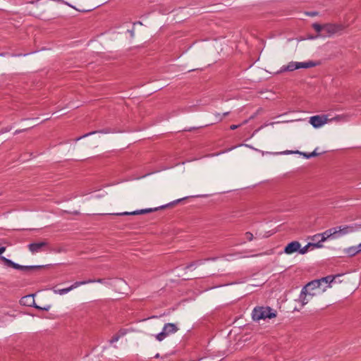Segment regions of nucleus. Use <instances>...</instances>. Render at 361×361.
Masks as SVG:
<instances>
[{"label":"nucleus","instance_id":"f257e3e1","mask_svg":"<svg viewBox=\"0 0 361 361\" xmlns=\"http://www.w3.org/2000/svg\"><path fill=\"white\" fill-rule=\"evenodd\" d=\"M276 311H274L269 307H255L252 314L253 320L259 321L267 318L271 319L276 317Z\"/></svg>","mask_w":361,"mask_h":361},{"label":"nucleus","instance_id":"f03ea898","mask_svg":"<svg viewBox=\"0 0 361 361\" xmlns=\"http://www.w3.org/2000/svg\"><path fill=\"white\" fill-rule=\"evenodd\" d=\"M327 288H329V286L322 287L319 284V281L314 280L309 282L302 289L303 293H308L309 296L313 298L323 293Z\"/></svg>","mask_w":361,"mask_h":361},{"label":"nucleus","instance_id":"7ed1b4c3","mask_svg":"<svg viewBox=\"0 0 361 361\" xmlns=\"http://www.w3.org/2000/svg\"><path fill=\"white\" fill-rule=\"evenodd\" d=\"M316 66L313 61H309L306 62H295L291 61L286 66H283L281 68V72L293 71L299 68H309Z\"/></svg>","mask_w":361,"mask_h":361},{"label":"nucleus","instance_id":"20e7f679","mask_svg":"<svg viewBox=\"0 0 361 361\" xmlns=\"http://www.w3.org/2000/svg\"><path fill=\"white\" fill-rule=\"evenodd\" d=\"M178 331V326L173 323H167L166 324L162 331L156 335V338L159 341H162L167 336L176 333Z\"/></svg>","mask_w":361,"mask_h":361},{"label":"nucleus","instance_id":"39448f33","mask_svg":"<svg viewBox=\"0 0 361 361\" xmlns=\"http://www.w3.org/2000/svg\"><path fill=\"white\" fill-rule=\"evenodd\" d=\"M49 244L48 241L44 240L41 242H36L30 243L27 245V248L29 251L32 254L35 255L36 253L45 252L49 250Z\"/></svg>","mask_w":361,"mask_h":361},{"label":"nucleus","instance_id":"423d86ee","mask_svg":"<svg viewBox=\"0 0 361 361\" xmlns=\"http://www.w3.org/2000/svg\"><path fill=\"white\" fill-rule=\"evenodd\" d=\"M310 123L315 128H319L329 123L328 115H317L310 118Z\"/></svg>","mask_w":361,"mask_h":361},{"label":"nucleus","instance_id":"0eeeda50","mask_svg":"<svg viewBox=\"0 0 361 361\" xmlns=\"http://www.w3.org/2000/svg\"><path fill=\"white\" fill-rule=\"evenodd\" d=\"M0 259L2 262H4V264L6 265L7 267H10L13 269H19V270H30V269H33L41 267L40 266H22V265H20L18 264L13 262L11 259H7L3 256H1L0 257Z\"/></svg>","mask_w":361,"mask_h":361},{"label":"nucleus","instance_id":"6e6552de","mask_svg":"<svg viewBox=\"0 0 361 361\" xmlns=\"http://www.w3.org/2000/svg\"><path fill=\"white\" fill-rule=\"evenodd\" d=\"M94 282V281L92 280H87V281H76L73 284H72L71 286L62 289H54L53 291L55 294L59 295H64L70 292L71 290L82 286L85 285L87 283H91Z\"/></svg>","mask_w":361,"mask_h":361},{"label":"nucleus","instance_id":"1a4fd4ad","mask_svg":"<svg viewBox=\"0 0 361 361\" xmlns=\"http://www.w3.org/2000/svg\"><path fill=\"white\" fill-rule=\"evenodd\" d=\"M344 29V26L341 24H326L324 25V32L325 36H331Z\"/></svg>","mask_w":361,"mask_h":361},{"label":"nucleus","instance_id":"9d476101","mask_svg":"<svg viewBox=\"0 0 361 361\" xmlns=\"http://www.w3.org/2000/svg\"><path fill=\"white\" fill-rule=\"evenodd\" d=\"M357 225H345L343 226H338L334 228V231H337L336 235L342 236L347 235L350 233H353L357 231Z\"/></svg>","mask_w":361,"mask_h":361},{"label":"nucleus","instance_id":"9b49d317","mask_svg":"<svg viewBox=\"0 0 361 361\" xmlns=\"http://www.w3.org/2000/svg\"><path fill=\"white\" fill-rule=\"evenodd\" d=\"M165 207H166V206H161L160 207L139 209V210H135V211L130 212H121V213H114L112 214L116 215V216L145 214L150 213L152 212H155V211L158 210L159 208H165Z\"/></svg>","mask_w":361,"mask_h":361},{"label":"nucleus","instance_id":"f8f14e48","mask_svg":"<svg viewBox=\"0 0 361 361\" xmlns=\"http://www.w3.org/2000/svg\"><path fill=\"white\" fill-rule=\"evenodd\" d=\"M337 231H334L333 228H330L329 230H326L322 233H318L312 236V240H317V238H320V241H325L331 236L336 235Z\"/></svg>","mask_w":361,"mask_h":361},{"label":"nucleus","instance_id":"ddd939ff","mask_svg":"<svg viewBox=\"0 0 361 361\" xmlns=\"http://www.w3.org/2000/svg\"><path fill=\"white\" fill-rule=\"evenodd\" d=\"M300 247V243L299 242L293 241V242L288 243L286 246V247L284 249V252L286 254L290 255V254H293V253L298 251Z\"/></svg>","mask_w":361,"mask_h":361},{"label":"nucleus","instance_id":"4468645a","mask_svg":"<svg viewBox=\"0 0 361 361\" xmlns=\"http://www.w3.org/2000/svg\"><path fill=\"white\" fill-rule=\"evenodd\" d=\"M312 298L309 296L308 293H303V289H302L301 293L299 296V301L301 303V306L303 307L306 304H307Z\"/></svg>","mask_w":361,"mask_h":361},{"label":"nucleus","instance_id":"2eb2a0df","mask_svg":"<svg viewBox=\"0 0 361 361\" xmlns=\"http://www.w3.org/2000/svg\"><path fill=\"white\" fill-rule=\"evenodd\" d=\"M348 118H349V116L346 114L338 115L333 118H329V123H330V122H336V123L346 122L348 121Z\"/></svg>","mask_w":361,"mask_h":361},{"label":"nucleus","instance_id":"dca6fc26","mask_svg":"<svg viewBox=\"0 0 361 361\" xmlns=\"http://www.w3.org/2000/svg\"><path fill=\"white\" fill-rule=\"evenodd\" d=\"M345 253L348 255V256L353 257L357 255V253H360L358 251L357 245V246H352L350 247H348L345 250Z\"/></svg>","mask_w":361,"mask_h":361},{"label":"nucleus","instance_id":"f3484780","mask_svg":"<svg viewBox=\"0 0 361 361\" xmlns=\"http://www.w3.org/2000/svg\"><path fill=\"white\" fill-rule=\"evenodd\" d=\"M334 279V277H332L331 276H328L317 280L319 281V284L321 286H322L323 283H325L326 286H329V287H330V283L333 282Z\"/></svg>","mask_w":361,"mask_h":361},{"label":"nucleus","instance_id":"a211bd4d","mask_svg":"<svg viewBox=\"0 0 361 361\" xmlns=\"http://www.w3.org/2000/svg\"><path fill=\"white\" fill-rule=\"evenodd\" d=\"M312 244L311 243H309L307 245H306L305 247L300 248L298 250V252L300 254L304 255L306 252H307L308 249L312 247Z\"/></svg>","mask_w":361,"mask_h":361},{"label":"nucleus","instance_id":"6ab92c4d","mask_svg":"<svg viewBox=\"0 0 361 361\" xmlns=\"http://www.w3.org/2000/svg\"><path fill=\"white\" fill-rule=\"evenodd\" d=\"M313 28L317 32H320L322 31H324V25H321L318 23H314L312 25Z\"/></svg>","mask_w":361,"mask_h":361},{"label":"nucleus","instance_id":"aec40b11","mask_svg":"<svg viewBox=\"0 0 361 361\" xmlns=\"http://www.w3.org/2000/svg\"><path fill=\"white\" fill-rule=\"evenodd\" d=\"M324 241H320V240H319V241L317 242H314V243H311L312 244V249H314V248H321L323 247V245H322V243Z\"/></svg>","mask_w":361,"mask_h":361},{"label":"nucleus","instance_id":"412c9836","mask_svg":"<svg viewBox=\"0 0 361 361\" xmlns=\"http://www.w3.org/2000/svg\"><path fill=\"white\" fill-rule=\"evenodd\" d=\"M245 237L246 240L248 241H252L254 238L253 234L250 232H246L245 233Z\"/></svg>","mask_w":361,"mask_h":361},{"label":"nucleus","instance_id":"4be33fe9","mask_svg":"<svg viewBox=\"0 0 361 361\" xmlns=\"http://www.w3.org/2000/svg\"><path fill=\"white\" fill-rule=\"evenodd\" d=\"M96 133H97V131H92V132H90V133H89L85 134V135H83L82 136H80V137H77V138L75 139V141H78V140H80V139H82V138H83V137H87V136H89V135H90L95 134Z\"/></svg>","mask_w":361,"mask_h":361},{"label":"nucleus","instance_id":"5701e85b","mask_svg":"<svg viewBox=\"0 0 361 361\" xmlns=\"http://www.w3.org/2000/svg\"><path fill=\"white\" fill-rule=\"evenodd\" d=\"M120 339V337L118 334H115L110 340L111 343H114L117 342Z\"/></svg>","mask_w":361,"mask_h":361},{"label":"nucleus","instance_id":"b1692460","mask_svg":"<svg viewBox=\"0 0 361 361\" xmlns=\"http://www.w3.org/2000/svg\"><path fill=\"white\" fill-rule=\"evenodd\" d=\"M214 115H215V117H216V121L217 122L218 121H221L223 119V116L221 115L219 113H216Z\"/></svg>","mask_w":361,"mask_h":361},{"label":"nucleus","instance_id":"393cba45","mask_svg":"<svg viewBox=\"0 0 361 361\" xmlns=\"http://www.w3.org/2000/svg\"><path fill=\"white\" fill-rule=\"evenodd\" d=\"M126 331L125 329H121L116 334L119 336L120 338L126 335Z\"/></svg>","mask_w":361,"mask_h":361},{"label":"nucleus","instance_id":"a878e982","mask_svg":"<svg viewBox=\"0 0 361 361\" xmlns=\"http://www.w3.org/2000/svg\"><path fill=\"white\" fill-rule=\"evenodd\" d=\"M296 153H299V152H296ZM300 154H302L305 157H306L307 159H310L311 158V155L309 153H305V152H300Z\"/></svg>","mask_w":361,"mask_h":361},{"label":"nucleus","instance_id":"bb28decb","mask_svg":"<svg viewBox=\"0 0 361 361\" xmlns=\"http://www.w3.org/2000/svg\"><path fill=\"white\" fill-rule=\"evenodd\" d=\"M195 265H196V263H195V262L190 263L186 266V269H190L192 267H195Z\"/></svg>","mask_w":361,"mask_h":361},{"label":"nucleus","instance_id":"cd10ccee","mask_svg":"<svg viewBox=\"0 0 361 361\" xmlns=\"http://www.w3.org/2000/svg\"><path fill=\"white\" fill-rule=\"evenodd\" d=\"M239 126H240V125H231V126H230V128H231V130H235V129H237Z\"/></svg>","mask_w":361,"mask_h":361},{"label":"nucleus","instance_id":"c85d7f7f","mask_svg":"<svg viewBox=\"0 0 361 361\" xmlns=\"http://www.w3.org/2000/svg\"><path fill=\"white\" fill-rule=\"evenodd\" d=\"M35 307L37 308V309H41V310H46V311L49 310V306H48L47 307H38V306H35Z\"/></svg>","mask_w":361,"mask_h":361},{"label":"nucleus","instance_id":"c756f323","mask_svg":"<svg viewBox=\"0 0 361 361\" xmlns=\"http://www.w3.org/2000/svg\"><path fill=\"white\" fill-rule=\"evenodd\" d=\"M91 280L94 281L93 283H94V282L101 283H104V279H99L97 280H92V279H91Z\"/></svg>","mask_w":361,"mask_h":361},{"label":"nucleus","instance_id":"7c9ffc66","mask_svg":"<svg viewBox=\"0 0 361 361\" xmlns=\"http://www.w3.org/2000/svg\"><path fill=\"white\" fill-rule=\"evenodd\" d=\"M6 250V247H0V255L3 254Z\"/></svg>","mask_w":361,"mask_h":361},{"label":"nucleus","instance_id":"2f4dec72","mask_svg":"<svg viewBox=\"0 0 361 361\" xmlns=\"http://www.w3.org/2000/svg\"><path fill=\"white\" fill-rule=\"evenodd\" d=\"M310 155H311V157H314V156H317V155L318 154L316 152V149H315L314 152H312V153H310Z\"/></svg>","mask_w":361,"mask_h":361},{"label":"nucleus","instance_id":"473e14b6","mask_svg":"<svg viewBox=\"0 0 361 361\" xmlns=\"http://www.w3.org/2000/svg\"><path fill=\"white\" fill-rule=\"evenodd\" d=\"M358 251L361 252V243L357 245Z\"/></svg>","mask_w":361,"mask_h":361},{"label":"nucleus","instance_id":"72a5a7b5","mask_svg":"<svg viewBox=\"0 0 361 361\" xmlns=\"http://www.w3.org/2000/svg\"><path fill=\"white\" fill-rule=\"evenodd\" d=\"M23 130H17L16 131V134L20 133L23 132Z\"/></svg>","mask_w":361,"mask_h":361},{"label":"nucleus","instance_id":"f704fd0d","mask_svg":"<svg viewBox=\"0 0 361 361\" xmlns=\"http://www.w3.org/2000/svg\"><path fill=\"white\" fill-rule=\"evenodd\" d=\"M228 114H229V112L228 111V112H225V113H224V114H223L222 116H223V117H224V116H227V115H228Z\"/></svg>","mask_w":361,"mask_h":361},{"label":"nucleus","instance_id":"c9c22d12","mask_svg":"<svg viewBox=\"0 0 361 361\" xmlns=\"http://www.w3.org/2000/svg\"><path fill=\"white\" fill-rule=\"evenodd\" d=\"M66 4H67L68 6L72 7L75 9V8L74 6H73L72 5H71L70 4L66 3Z\"/></svg>","mask_w":361,"mask_h":361},{"label":"nucleus","instance_id":"e433bc0d","mask_svg":"<svg viewBox=\"0 0 361 361\" xmlns=\"http://www.w3.org/2000/svg\"><path fill=\"white\" fill-rule=\"evenodd\" d=\"M23 299H25V300L30 299V296H26V297L23 298Z\"/></svg>","mask_w":361,"mask_h":361},{"label":"nucleus","instance_id":"4c0bfd02","mask_svg":"<svg viewBox=\"0 0 361 361\" xmlns=\"http://www.w3.org/2000/svg\"><path fill=\"white\" fill-rule=\"evenodd\" d=\"M130 34H131V35H132V36H133V35H134V31H133V30H131V31H130Z\"/></svg>","mask_w":361,"mask_h":361},{"label":"nucleus","instance_id":"58836bf2","mask_svg":"<svg viewBox=\"0 0 361 361\" xmlns=\"http://www.w3.org/2000/svg\"><path fill=\"white\" fill-rule=\"evenodd\" d=\"M285 153H286V154H290V153H292V152H290V151H287V152H285Z\"/></svg>","mask_w":361,"mask_h":361},{"label":"nucleus","instance_id":"ea45409f","mask_svg":"<svg viewBox=\"0 0 361 361\" xmlns=\"http://www.w3.org/2000/svg\"><path fill=\"white\" fill-rule=\"evenodd\" d=\"M319 240H320V238H317V240H314V241L317 242V241H319Z\"/></svg>","mask_w":361,"mask_h":361}]
</instances>
